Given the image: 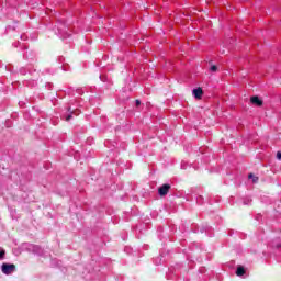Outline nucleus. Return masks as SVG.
I'll return each instance as SVG.
<instances>
[{
    "mask_svg": "<svg viewBox=\"0 0 281 281\" xmlns=\"http://www.w3.org/2000/svg\"><path fill=\"white\" fill-rule=\"evenodd\" d=\"M250 102H251V104H255L256 106H262V104H263L262 100L258 95L251 97Z\"/></svg>",
    "mask_w": 281,
    "mask_h": 281,
    "instance_id": "3",
    "label": "nucleus"
},
{
    "mask_svg": "<svg viewBox=\"0 0 281 281\" xmlns=\"http://www.w3.org/2000/svg\"><path fill=\"white\" fill-rule=\"evenodd\" d=\"M277 159H279V161H281V153L280 151L277 153Z\"/></svg>",
    "mask_w": 281,
    "mask_h": 281,
    "instance_id": "10",
    "label": "nucleus"
},
{
    "mask_svg": "<svg viewBox=\"0 0 281 281\" xmlns=\"http://www.w3.org/2000/svg\"><path fill=\"white\" fill-rule=\"evenodd\" d=\"M69 113L67 116H66V122H69L71 120V117H74V114H76V111L75 110H71V108L68 109Z\"/></svg>",
    "mask_w": 281,
    "mask_h": 281,
    "instance_id": "6",
    "label": "nucleus"
},
{
    "mask_svg": "<svg viewBox=\"0 0 281 281\" xmlns=\"http://www.w3.org/2000/svg\"><path fill=\"white\" fill-rule=\"evenodd\" d=\"M248 179H252V183H258V181L260 180L258 176H255L254 173H249Z\"/></svg>",
    "mask_w": 281,
    "mask_h": 281,
    "instance_id": "7",
    "label": "nucleus"
},
{
    "mask_svg": "<svg viewBox=\"0 0 281 281\" xmlns=\"http://www.w3.org/2000/svg\"><path fill=\"white\" fill-rule=\"evenodd\" d=\"M210 71H213L214 74H216V71H218V67L216 65H212L210 67Z\"/></svg>",
    "mask_w": 281,
    "mask_h": 281,
    "instance_id": "8",
    "label": "nucleus"
},
{
    "mask_svg": "<svg viewBox=\"0 0 281 281\" xmlns=\"http://www.w3.org/2000/svg\"><path fill=\"white\" fill-rule=\"evenodd\" d=\"M5 257V250H0V260H3Z\"/></svg>",
    "mask_w": 281,
    "mask_h": 281,
    "instance_id": "9",
    "label": "nucleus"
},
{
    "mask_svg": "<svg viewBox=\"0 0 281 281\" xmlns=\"http://www.w3.org/2000/svg\"><path fill=\"white\" fill-rule=\"evenodd\" d=\"M170 192V184L165 183L160 188H158L159 196H166Z\"/></svg>",
    "mask_w": 281,
    "mask_h": 281,
    "instance_id": "2",
    "label": "nucleus"
},
{
    "mask_svg": "<svg viewBox=\"0 0 281 281\" xmlns=\"http://www.w3.org/2000/svg\"><path fill=\"white\" fill-rule=\"evenodd\" d=\"M14 269H16V266H14V263H3L2 265V273H4L5 276H10V273H12V271H14Z\"/></svg>",
    "mask_w": 281,
    "mask_h": 281,
    "instance_id": "1",
    "label": "nucleus"
},
{
    "mask_svg": "<svg viewBox=\"0 0 281 281\" xmlns=\"http://www.w3.org/2000/svg\"><path fill=\"white\" fill-rule=\"evenodd\" d=\"M136 106H139L142 104V101H139V99H136Z\"/></svg>",
    "mask_w": 281,
    "mask_h": 281,
    "instance_id": "11",
    "label": "nucleus"
},
{
    "mask_svg": "<svg viewBox=\"0 0 281 281\" xmlns=\"http://www.w3.org/2000/svg\"><path fill=\"white\" fill-rule=\"evenodd\" d=\"M193 95L196 98V100H201V98H203V88L194 89Z\"/></svg>",
    "mask_w": 281,
    "mask_h": 281,
    "instance_id": "4",
    "label": "nucleus"
},
{
    "mask_svg": "<svg viewBox=\"0 0 281 281\" xmlns=\"http://www.w3.org/2000/svg\"><path fill=\"white\" fill-rule=\"evenodd\" d=\"M245 273H246L245 267L238 266L237 270H236V276H238L240 278V277L245 276Z\"/></svg>",
    "mask_w": 281,
    "mask_h": 281,
    "instance_id": "5",
    "label": "nucleus"
}]
</instances>
